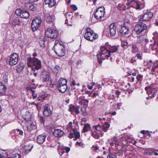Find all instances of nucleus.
<instances>
[{"label":"nucleus","mask_w":158,"mask_h":158,"mask_svg":"<svg viewBox=\"0 0 158 158\" xmlns=\"http://www.w3.org/2000/svg\"><path fill=\"white\" fill-rule=\"evenodd\" d=\"M107 44L105 45L100 46V50L97 54L98 61L100 64H101L102 60H104L106 59L112 60V59L110 57V54L109 53V50L107 49Z\"/></svg>","instance_id":"f257e3e1"},{"label":"nucleus","mask_w":158,"mask_h":158,"mask_svg":"<svg viewBox=\"0 0 158 158\" xmlns=\"http://www.w3.org/2000/svg\"><path fill=\"white\" fill-rule=\"evenodd\" d=\"M28 66L31 67L32 70H38L41 67V62L40 60L33 57H28L27 59Z\"/></svg>","instance_id":"f03ea898"},{"label":"nucleus","mask_w":158,"mask_h":158,"mask_svg":"<svg viewBox=\"0 0 158 158\" xmlns=\"http://www.w3.org/2000/svg\"><path fill=\"white\" fill-rule=\"evenodd\" d=\"M83 36L85 39L90 41H93L98 38V35L89 27H87L85 29Z\"/></svg>","instance_id":"7ed1b4c3"},{"label":"nucleus","mask_w":158,"mask_h":158,"mask_svg":"<svg viewBox=\"0 0 158 158\" xmlns=\"http://www.w3.org/2000/svg\"><path fill=\"white\" fill-rule=\"evenodd\" d=\"M53 49L55 53L59 56H64L65 53V50L63 45L59 44H55Z\"/></svg>","instance_id":"20e7f679"},{"label":"nucleus","mask_w":158,"mask_h":158,"mask_svg":"<svg viewBox=\"0 0 158 158\" xmlns=\"http://www.w3.org/2000/svg\"><path fill=\"white\" fill-rule=\"evenodd\" d=\"M58 32L52 27L49 28L45 32V36L51 39H56L58 35Z\"/></svg>","instance_id":"39448f33"},{"label":"nucleus","mask_w":158,"mask_h":158,"mask_svg":"<svg viewBox=\"0 0 158 158\" xmlns=\"http://www.w3.org/2000/svg\"><path fill=\"white\" fill-rule=\"evenodd\" d=\"M105 8L103 6L98 8L94 14V18L97 20L101 21L105 15Z\"/></svg>","instance_id":"423d86ee"},{"label":"nucleus","mask_w":158,"mask_h":158,"mask_svg":"<svg viewBox=\"0 0 158 158\" xmlns=\"http://www.w3.org/2000/svg\"><path fill=\"white\" fill-rule=\"evenodd\" d=\"M147 28L146 25L140 22L136 24L134 27V31L138 34H141Z\"/></svg>","instance_id":"0eeeda50"},{"label":"nucleus","mask_w":158,"mask_h":158,"mask_svg":"<svg viewBox=\"0 0 158 158\" xmlns=\"http://www.w3.org/2000/svg\"><path fill=\"white\" fill-rule=\"evenodd\" d=\"M129 3L131 6L135 8L136 9L143 8L144 6V3H141L138 0H128Z\"/></svg>","instance_id":"6e6552de"},{"label":"nucleus","mask_w":158,"mask_h":158,"mask_svg":"<svg viewBox=\"0 0 158 158\" xmlns=\"http://www.w3.org/2000/svg\"><path fill=\"white\" fill-rule=\"evenodd\" d=\"M57 150L59 154L60 155L62 156L63 154H65V156L64 158H68V153L70 150V148L69 147L59 146Z\"/></svg>","instance_id":"1a4fd4ad"},{"label":"nucleus","mask_w":158,"mask_h":158,"mask_svg":"<svg viewBox=\"0 0 158 158\" xmlns=\"http://www.w3.org/2000/svg\"><path fill=\"white\" fill-rule=\"evenodd\" d=\"M26 119H23L22 123L23 122H25V124L26 125H27V130L29 132L31 131L32 130H33L35 129L36 123H33L31 120H27Z\"/></svg>","instance_id":"9d476101"},{"label":"nucleus","mask_w":158,"mask_h":158,"mask_svg":"<svg viewBox=\"0 0 158 158\" xmlns=\"http://www.w3.org/2000/svg\"><path fill=\"white\" fill-rule=\"evenodd\" d=\"M119 32L122 35H128L130 32V30L127 24L124 23L120 26Z\"/></svg>","instance_id":"9b49d317"},{"label":"nucleus","mask_w":158,"mask_h":158,"mask_svg":"<svg viewBox=\"0 0 158 158\" xmlns=\"http://www.w3.org/2000/svg\"><path fill=\"white\" fill-rule=\"evenodd\" d=\"M15 13L17 15L20 16L21 18L27 19L29 16V14L27 11L20 9H17Z\"/></svg>","instance_id":"f8f14e48"},{"label":"nucleus","mask_w":158,"mask_h":158,"mask_svg":"<svg viewBox=\"0 0 158 158\" xmlns=\"http://www.w3.org/2000/svg\"><path fill=\"white\" fill-rule=\"evenodd\" d=\"M19 56L17 54L13 53L11 55L10 57L9 63L11 65L16 64L18 61Z\"/></svg>","instance_id":"ddd939ff"},{"label":"nucleus","mask_w":158,"mask_h":158,"mask_svg":"<svg viewBox=\"0 0 158 158\" xmlns=\"http://www.w3.org/2000/svg\"><path fill=\"white\" fill-rule=\"evenodd\" d=\"M153 16V13L151 12H148L144 14L143 16H140L139 20V21H149L152 18Z\"/></svg>","instance_id":"4468645a"},{"label":"nucleus","mask_w":158,"mask_h":158,"mask_svg":"<svg viewBox=\"0 0 158 158\" xmlns=\"http://www.w3.org/2000/svg\"><path fill=\"white\" fill-rule=\"evenodd\" d=\"M117 26L116 23H112L109 27L110 34L111 36H114L116 34Z\"/></svg>","instance_id":"2eb2a0df"},{"label":"nucleus","mask_w":158,"mask_h":158,"mask_svg":"<svg viewBox=\"0 0 158 158\" xmlns=\"http://www.w3.org/2000/svg\"><path fill=\"white\" fill-rule=\"evenodd\" d=\"M68 136L70 139L74 137V139L75 140L79 138L80 136V133L78 132L76 129H73L72 131L70 133Z\"/></svg>","instance_id":"dca6fc26"},{"label":"nucleus","mask_w":158,"mask_h":158,"mask_svg":"<svg viewBox=\"0 0 158 158\" xmlns=\"http://www.w3.org/2000/svg\"><path fill=\"white\" fill-rule=\"evenodd\" d=\"M79 106H74L72 105H71L69 106V110L71 113H74L78 114L79 113Z\"/></svg>","instance_id":"f3484780"},{"label":"nucleus","mask_w":158,"mask_h":158,"mask_svg":"<svg viewBox=\"0 0 158 158\" xmlns=\"http://www.w3.org/2000/svg\"><path fill=\"white\" fill-rule=\"evenodd\" d=\"M41 77L44 82L49 81L50 77L49 74L47 72L44 71L41 73Z\"/></svg>","instance_id":"a211bd4d"},{"label":"nucleus","mask_w":158,"mask_h":158,"mask_svg":"<svg viewBox=\"0 0 158 158\" xmlns=\"http://www.w3.org/2000/svg\"><path fill=\"white\" fill-rule=\"evenodd\" d=\"M46 135L45 133L39 135L37 138V142L39 144H42L45 141Z\"/></svg>","instance_id":"6ab92c4d"},{"label":"nucleus","mask_w":158,"mask_h":158,"mask_svg":"<svg viewBox=\"0 0 158 158\" xmlns=\"http://www.w3.org/2000/svg\"><path fill=\"white\" fill-rule=\"evenodd\" d=\"M79 103L81 105H84L86 107L88 104V100L84 98L83 96H81L79 97L78 99Z\"/></svg>","instance_id":"aec40b11"},{"label":"nucleus","mask_w":158,"mask_h":158,"mask_svg":"<svg viewBox=\"0 0 158 158\" xmlns=\"http://www.w3.org/2000/svg\"><path fill=\"white\" fill-rule=\"evenodd\" d=\"M53 133L54 135L57 137H61L64 134V131L60 129H55Z\"/></svg>","instance_id":"412c9836"},{"label":"nucleus","mask_w":158,"mask_h":158,"mask_svg":"<svg viewBox=\"0 0 158 158\" xmlns=\"http://www.w3.org/2000/svg\"><path fill=\"white\" fill-rule=\"evenodd\" d=\"M44 114L45 116H48L51 114V111L50 107L48 105L45 106L44 107Z\"/></svg>","instance_id":"4be33fe9"},{"label":"nucleus","mask_w":158,"mask_h":158,"mask_svg":"<svg viewBox=\"0 0 158 158\" xmlns=\"http://www.w3.org/2000/svg\"><path fill=\"white\" fill-rule=\"evenodd\" d=\"M25 8L26 9H28L30 10L34 11L35 10L33 4L29 2L25 3L24 5Z\"/></svg>","instance_id":"5701e85b"},{"label":"nucleus","mask_w":158,"mask_h":158,"mask_svg":"<svg viewBox=\"0 0 158 158\" xmlns=\"http://www.w3.org/2000/svg\"><path fill=\"white\" fill-rule=\"evenodd\" d=\"M109 53L116 52L118 50V46H111L110 45L107 47Z\"/></svg>","instance_id":"b1692460"},{"label":"nucleus","mask_w":158,"mask_h":158,"mask_svg":"<svg viewBox=\"0 0 158 158\" xmlns=\"http://www.w3.org/2000/svg\"><path fill=\"white\" fill-rule=\"evenodd\" d=\"M45 20L48 23H51L52 22L54 18L53 16H52L49 14H46L45 16Z\"/></svg>","instance_id":"393cba45"},{"label":"nucleus","mask_w":158,"mask_h":158,"mask_svg":"<svg viewBox=\"0 0 158 158\" xmlns=\"http://www.w3.org/2000/svg\"><path fill=\"white\" fill-rule=\"evenodd\" d=\"M6 85L3 83L2 82L0 83V94L3 95L6 93Z\"/></svg>","instance_id":"a878e982"},{"label":"nucleus","mask_w":158,"mask_h":158,"mask_svg":"<svg viewBox=\"0 0 158 158\" xmlns=\"http://www.w3.org/2000/svg\"><path fill=\"white\" fill-rule=\"evenodd\" d=\"M91 134L92 136L96 139H98L100 136L103 135L102 133L96 131H92Z\"/></svg>","instance_id":"bb28decb"},{"label":"nucleus","mask_w":158,"mask_h":158,"mask_svg":"<svg viewBox=\"0 0 158 158\" xmlns=\"http://www.w3.org/2000/svg\"><path fill=\"white\" fill-rule=\"evenodd\" d=\"M46 4H48V6L51 7L55 5L56 3L55 0H45Z\"/></svg>","instance_id":"cd10ccee"},{"label":"nucleus","mask_w":158,"mask_h":158,"mask_svg":"<svg viewBox=\"0 0 158 158\" xmlns=\"http://www.w3.org/2000/svg\"><path fill=\"white\" fill-rule=\"evenodd\" d=\"M32 22H33L37 24V25L40 26V24L42 23V20L41 17L39 16H37L32 21Z\"/></svg>","instance_id":"c85d7f7f"},{"label":"nucleus","mask_w":158,"mask_h":158,"mask_svg":"<svg viewBox=\"0 0 158 158\" xmlns=\"http://www.w3.org/2000/svg\"><path fill=\"white\" fill-rule=\"evenodd\" d=\"M67 81L66 79L63 78H60L59 80L58 83L57 84V86H62L64 85H67Z\"/></svg>","instance_id":"c756f323"},{"label":"nucleus","mask_w":158,"mask_h":158,"mask_svg":"<svg viewBox=\"0 0 158 158\" xmlns=\"http://www.w3.org/2000/svg\"><path fill=\"white\" fill-rule=\"evenodd\" d=\"M110 124L108 122H105L102 125V130L103 131L106 132L109 128Z\"/></svg>","instance_id":"7c9ffc66"},{"label":"nucleus","mask_w":158,"mask_h":158,"mask_svg":"<svg viewBox=\"0 0 158 158\" xmlns=\"http://www.w3.org/2000/svg\"><path fill=\"white\" fill-rule=\"evenodd\" d=\"M33 148L32 145H27L24 146L23 148V150L24 152L28 153L30 152Z\"/></svg>","instance_id":"2f4dec72"},{"label":"nucleus","mask_w":158,"mask_h":158,"mask_svg":"<svg viewBox=\"0 0 158 158\" xmlns=\"http://www.w3.org/2000/svg\"><path fill=\"white\" fill-rule=\"evenodd\" d=\"M57 87L60 91L62 93L65 92L67 89V85L57 86Z\"/></svg>","instance_id":"473e14b6"},{"label":"nucleus","mask_w":158,"mask_h":158,"mask_svg":"<svg viewBox=\"0 0 158 158\" xmlns=\"http://www.w3.org/2000/svg\"><path fill=\"white\" fill-rule=\"evenodd\" d=\"M12 25L14 26H15L16 25L19 26L20 25V22L18 17L14 19L12 23Z\"/></svg>","instance_id":"72a5a7b5"},{"label":"nucleus","mask_w":158,"mask_h":158,"mask_svg":"<svg viewBox=\"0 0 158 158\" xmlns=\"http://www.w3.org/2000/svg\"><path fill=\"white\" fill-rule=\"evenodd\" d=\"M90 128V125L88 123H85L84 125V127L83 130V132H87Z\"/></svg>","instance_id":"f704fd0d"},{"label":"nucleus","mask_w":158,"mask_h":158,"mask_svg":"<svg viewBox=\"0 0 158 158\" xmlns=\"http://www.w3.org/2000/svg\"><path fill=\"white\" fill-rule=\"evenodd\" d=\"M40 26L36 24L35 23L32 22L31 24V27L32 30L33 31H36L39 28Z\"/></svg>","instance_id":"c9c22d12"},{"label":"nucleus","mask_w":158,"mask_h":158,"mask_svg":"<svg viewBox=\"0 0 158 158\" xmlns=\"http://www.w3.org/2000/svg\"><path fill=\"white\" fill-rule=\"evenodd\" d=\"M148 96L150 98H152L156 95V93L155 92L154 90H152L151 92L150 91H148Z\"/></svg>","instance_id":"e433bc0d"},{"label":"nucleus","mask_w":158,"mask_h":158,"mask_svg":"<svg viewBox=\"0 0 158 158\" xmlns=\"http://www.w3.org/2000/svg\"><path fill=\"white\" fill-rule=\"evenodd\" d=\"M60 69V67L58 65H56L54 67L52 68V70L55 73H57Z\"/></svg>","instance_id":"4c0bfd02"},{"label":"nucleus","mask_w":158,"mask_h":158,"mask_svg":"<svg viewBox=\"0 0 158 158\" xmlns=\"http://www.w3.org/2000/svg\"><path fill=\"white\" fill-rule=\"evenodd\" d=\"M127 143L128 144H130V143H132L134 145H135L136 143V141L134 139H127Z\"/></svg>","instance_id":"58836bf2"},{"label":"nucleus","mask_w":158,"mask_h":158,"mask_svg":"<svg viewBox=\"0 0 158 158\" xmlns=\"http://www.w3.org/2000/svg\"><path fill=\"white\" fill-rule=\"evenodd\" d=\"M132 53H135L138 51V48L136 45L135 44H133L132 45Z\"/></svg>","instance_id":"ea45409f"},{"label":"nucleus","mask_w":158,"mask_h":158,"mask_svg":"<svg viewBox=\"0 0 158 158\" xmlns=\"http://www.w3.org/2000/svg\"><path fill=\"white\" fill-rule=\"evenodd\" d=\"M117 156L116 154L110 153L107 156V158H117Z\"/></svg>","instance_id":"a19ab883"},{"label":"nucleus","mask_w":158,"mask_h":158,"mask_svg":"<svg viewBox=\"0 0 158 158\" xmlns=\"http://www.w3.org/2000/svg\"><path fill=\"white\" fill-rule=\"evenodd\" d=\"M94 127L96 130V131L100 133H101V131L102 130V128L101 127L100 125L95 126H94Z\"/></svg>","instance_id":"79ce46f5"},{"label":"nucleus","mask_w":158,"mask_h":158,"mask_svg":"<svg viewBox=\"0 0 158 158\" xmlns=\"http://www.w3.org/2000/svg\"><path fill=\"white\" fill-rule=\"evenodd\" d=\"M144 40L143 36H138L137 37V42L139 43H142Z\"/></svg>","instance_id":"37998d69"},{"label":"nucleus","mask_w":158,"mask_h":158,"mask_svg":"<svg viewBox=\"0 0 158 158\" xmlns=\"http://www.w3.org/2000/svg\"><path fill=\"white\" fill-rule=\"evenodd\" d=\"M29 90L31 91L32 93V95L33 97V99H35L37 96V94L35 93V91L33 90L32 89H29Z\"/></svg>","instance_id":"c03bdc74"},{"label":"nucleus","mask_w":158,"mask_h":158,"mask_svg":"<svg viewBox=\"0 0 158 158\" xmlns=\"http://www.w3.org/2000/svg\"><path fill=\"white\" fill-rule=\"evenodd\" d=\"M143 77V75L139 74L136 77V79L137 80L138 82L137 83H141V78L142 77Z\"/></svg>","instance_id":"a18cd8bd"},{"label":"nucleus","mask_w":158,"mask_h":158,"mask_svg":"<svg viewBox=\"0 0 158 158\" xmlns=\"http://www.w3.org/2000/svg\"><path fill=\"white\" fill-rule=\"evenodd\" d=\"M157 67V66H156L155 64V63H153V65H152V67L151 68V70L152 72H154L155 70L156 69Z\"/></svg>","instance_id":"49530a36"},{"label":"nucleus","mask_w":158,"mask_h":158,"mask_svg":"<svg viewBox=\"0 0 158 158\" xmlns=\"http://www.w3.org/2000/svg\"><path fill=\"white\" fill-rule=\"evenodd\" d=\"M9 158H21V157L20 155L18 154H15L12 157H10Z\"/></svg>","instance_id":"de8ad7c7"},{"label":"nucleus","mask_w":158,"mask_h":158,"mask_svg":"<svg viewBox=\"0 0 158 158\" xmlns=\"http://www.w3.org/2000/svg\"><path fill=\"white\" fill-rule=\"evenodd\" d=\"M3 79L5 83H6L8 82L7 76L6 75H4L3 77Z\"/></svg>","instance_id":"09e8293b"},{"label":"nucleus","mask_w":158,"mask_h":158,"mask_svg":"<svg viewBox=\"0 0 158 158\" xmlns=\"http://www.w3.org/2000/svg\"><path fill=\"white\" fill-rule=\"evenodd\" d=\"M77 144L79 145L80 146H81L82 148L85 147V144L82 142H77Z\"/></svg>","instance_id":"8fccbe9b"},{"label":"nucleus","mask_w":158,"mask_h":158,"mask_svg":"<svg viewBox=\"0 0 158 158\" xmlns=\"http://www.w3.org/2000/svg\"><path fill=\"white\" fill-rule=\"evenodd\" d=\"M71 8L74 10L75 11L77 10V7L75 5H72L71 6Z\"/></svg>","instance_id":"3c124183"},{"label":"nucleus","mask_w":158,"mask_h":158,"mask_svg":"<svg viewBox=\"0 0 158 158\" xmlns=\"http://www.w3.org/2000/svg\"><path fill=\"white\" fill-rule=\"evenodd\" d=\"M153 48L154 49H156V51H158V44H155L153 46Z\"/></svg>","instance_id":"603ef678"},{"label":"nucleus","mask_w":158,"mask_h":158,"mask_svg":"<svg viewBox=\"0 0 158 158\" xmlns=\"http://www.w3.org/2000/svg\"><path fill=\"white\" fill-rule=\"evenodd\" d=\"M136 56L137 58L140 60H141L142 59V57L141 54L139 53H138L136 55Z\"/></svg>","instance_id":"864d4df0"},{"label":"nucleus","mask_w":158,"mask_h":158,"mask_svg":"<svg viewBox=\"0 0 158 158\" xmlns=\"http://www.w3.org/2000/svg\"><path fill=\"white\" fill-rule=\"evenodd\" d=\"M5 157L4 156V153L2 151H0V158H4Z\"/></svg>","instance_id":"5fc2aeb1"},{"label":"nucleus","mask_w":158,"mask_h":158,"mask_svg":"<svg viewBox=\"0 0 158 158\" xmlns=\"http://www.w3.org/2000/svg\"><path fill=\"white\" fill-rule=\"evenodd\" d=\"M23 69V67L21 66V67H18L17 69V70L18 71H21Z\"/></svg>","instance_id":"6e6d98bb"},{"label":"nucleus","mask_w":158,"mask_h":158,"mask_svg":"<svg viewBox=\"0 0 158 158\" xmlns=\"http://www.w3.org/2000/svg\"><path fill=\"white\" fill-rule=\"evenodd\" d=\"M136 61L135 58L133 57L130 60V62L131 63H133Z\"/></svg>","instance_id":"4d7b16f0"},{"label":"nucleus","mask_w":158,"mask_h":158,"mask_svg":"<svg viewBox=\"0 0 158 158\" xmlns=\"http://www.w3.org/2000/svg\"><path fill=\"white\" fill-rule=\"evenodd\" d=\"M16 130L17 132H19V134L21 135H23V132L22 130H20L19 129H17Z\"/></svg>","instance_id":"13d9d810"},{"label":"nucleus","mask_w":158,"mask_h":158,"mask_svg":"<svg viewBox=\"0 0 158 158\" xmlns=\"http://www.w3.org/2000/svg\"><path fill=\"white\" fill-rule=\"evenodd\" d=\"M76 84L75 81L74 80H73L71 83V87H73V86L76 85Z\"/></svg>","instance_id":"bf43d9fd"},{"label":"nucleus","mask_w":158,"mask_h":158,"mask_svg":"<svg viewBox=\"0 0 158 158\" xmlns=\"http://www.w3.org/2000/svg\"><path fill=\"white\" fill-rule=\"evenodd\" d=\"M82 62L81 60H78L77 63V66H78L79 64H81Z\"/></svg>","instance_id":"052dcab7"},{"label":"nucleus","mask_w":158,"mask_h":158,"mask_svg":"<svg viewBox=\"0 0 158 158\" xmlns=\"http://www.w3.org/2000/svg\"><path fill=\"white\" fill-rule=\"evenodd\" d=\"M92 148H94L95 150H97L99 148V147L98 146H94V145L93 146Z\"/></svg>","instance_id":"680f3d73"},{"label":"nucleus","mask_w":158,"mask_h":158,"mask_svg":"<svg viewBox=\"0 0 158 158\" xmlns=\"http://www.w3.org/2000/svg\"><path fill=\"white\" fill-rule=\"evenodd\" d=\"M40 39L42 40H43V42H45L46 41V39L44 36L40 38Z\"/></svg>","instance_id":"e2e57ef3"},{"label":"nucleus","mask_w":158,"mask_h":158,"mask_svg":"<svg viewBox=\"0 0 158 158\" xmlns=\"http://www.w3.org/2000/svg\"><path fill=\"white\" fill-rule=\"evenodd\" d=\"M154 151H152L151 152H149L147 153V154H148L149 156H151L152 155V153H154Z\"/></svg>","instance_id":"0e129e2a"},{"label":"nucleus","mask_w":158,"mask_h":158,"mask_svg":"<svg viewBox=\"0 0 158 158\" xmlns=\"http://www.w3.org/2000/svg\"><path fill=\"white\" fill-rule=\"evenodd\" d=\"M115 93L117 95H119L120 94V92L118 90H116Z\"/></svg>","instance_id":"69168bd1"},{"label":"nucleus","mask_w":158,"mask_h":158,"mask_svg":"<svg viewBox=\"0 0 158 158\" xmlns=\"http://www.w3.org/2000/svg\"><path fill=\"white\" fill-rule=\"evenodd\" d=\"M141 133L143 134H146V131L144 130H142L141 131Z\"/></svg>","instance_id":"338daca9"},{"label":"nucleus","mask_w":158,"mask_h":158,"mask_svg":"<svg viewBox=\"0 0 158 158\" xmlns=\"http://www.w3.org/2000/svg\"><path fill=\"white\" fill-rule=\"evenodd\" d=\"M110 113L111 114V115H116V112L115 111H114L113 112H111H111Z\"/></svg>","instance_id":"774afa93"}]
</instances>
